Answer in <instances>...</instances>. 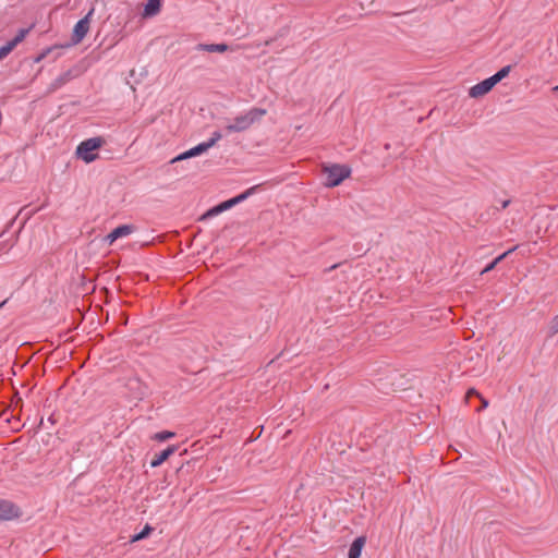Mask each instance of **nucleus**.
Instances as JSON below:
<instances>
[{
	"instance_id": "f257e3e1",
	"label": "nucleus",
	"mask_w": 558,
	"mask_h": 558,
	"mask_svg": "<svg viewBox=\"0 0 558 558\" xmlns=\"http://www.w3.org/2000/svg\"><path fill=\"white\" fill-rule=\"evenodd\" d=\"M265 114V109L252 108L247 112L236 116L225 129L228 133L243 132L250 129L255 122H258Z\"/></svg>"
},
{
	"instance_id": "f03ea898",
	"label": "nucleus",
	"mask_w": 558,
	"mask_h": 558,
	"mask_svg": "<svg viewBox=\"0 0 558 558\" xmlns=\"http://www.w3.org/2000/svg\"><path fill=\"white\" fill-rule=\"evenodd\" d=\"M323 172L326 174L325 185L328 187H335L341 184L343 180L350 177L351 169L345 165H324Z\"/></svg>"
},
{
	"instance_id": "7ed1b4c3",
	"label": "nucleus",
	"mask_w": 558,
	"mask_h": 558,
	"mask_svg": "<svg viewBox=\"0 0 558 558\" xmlns=\"http://www.w3.org/2000/svg\"><path fill=\"white\" fill-rule=\"evenodd\" d=\"M221 137H222L221 133L214 132L213 136L207 142L201 143L197 146H195V147H193V148H191V149L180 154L179 156L173 158L171 160V162L174 163L177 161H181V160H185V159H189V158H192V157L199 156V155L206 153L213 146H215L216 143L221 140Z\"/></svg>"
},
{
	"instance_id": "20e7f679",
	"label": "nucleus",
	"mask_w": 558,
	"mask_h": 558,
	"mask_svg": "<svg viewBox=\"0 0 558 558\" xmlns=\"http://www.w3.org/2000/svg\"><path fill=\"white\" fill-rule=\"evenodd\" d=\"M101 144L102 141L98 137L86 140L78 145L76 154L84 161L90 162L96 159L95 151L100 148Z\"/></svg>"
},
{
	"instance_id": "39448f33",
	"label": "nucleus",
	"mask_w": 558,
	"mask_h": 558,
	"mask_svg": "<svg viewBox=\"0 0 558 558\" xmlns=\"http://www.w3.org/2000/svg\"><path fill=\"white\" fill-rule=\"evenodd\" d=\"M22 512L14 502L0 498V521L15 520L21 517Z\"/></svg>"
},
{
	"instance_id": "423d86ee",
	"label": "nucleus",
	"mask_w": 558,
	"mask_h": 558,
	"mask_svg": "<svg viewBox=\"0 0 558 558\" xmlns=\"http://www.w3.org/2000/svg\"><path fill=\"white\" fill-rule=\"evenodd\" d=\"M94 12V9H90L89 12L87 13V15L85 17H83L82 20H80L75 26H74V29H73V35H72V41L73 44H78L83 40V38L86 36V34L88 33L89 31V25H90V15L93 14Z\"/></svg>"
},
{
	"instance_id": "0eeeda50",
	"label": "nucleus",
	"mask_w": 558,
	"mask_h": 558,
	"mask_svg": "<svg viewBox=\"0 0 558 558\" xmlns=\"http://www.w3.org/2000/svg\"><path fill=\"white\" fill-rule=\"evenodd\" d=\"M495 84L494 82L492 81L490 77L475 84L474 86H472L470 89H469V96L471 98H481L483 96H485L486 94H488L493 88H494Z\"/></svg>"
},
{
	"instance_id": "6e6552de",
	"label": "nucleus",
	"mask_w": 558,
	"mask_h": 558,
	"mask_svg": "<svg viewBox=\"0 0 558 558\" xmlns=\"http://www.w3.org/2000/svg\"><path fill=\"white\" fill-rule=\"evenodd\" d=\"M27 31L21 29L19 34L0 48V60L5 58L26 36Z\"/></svg>"
},
{
	"instance_id": "1a4fd4ad",
	"label": "nucleus",
	"mask_w": 558,
	"mask_h": 558,
	"mask_svg": "<svg viewBox=\"0 0 558 558\" xmlns=\"http://www.w3.org/2000/svg\"><path fill=\"white\" fill-rule=\"evenodd\" d=\"M134 231V227L130 225H122L113 229L106 238L111 245L116 240L130 235Z\"/></svg>"
},
{
	"instance_id": "9d476101",
	"label": "nucleus",
	"mask_w": 558,
	"mask_h": 558,
	"mask_svg": "<svg viewBox=\"0 0 558 558\" xmlns=\"http://www.w3.org/2000/svg\"><path fill=\"white\" fill-rule=\"evenodd\" d=\"M178 447L174 445L169 446L167 449L161 451L160 453H157L154 456V458L150 461L151 468H157L161 465L165 461L169 459L170 456H172L177 451Z\"/></svg>"
},
{
	"instance_id": "9b49d317",
	"label": "nucleus",
	"mask_w": 558,
	"mask_h": 558,
	"mask_svg": "<svg viewBox=\"0 0 558 558\" xmlns=\"http://www.w3.org/2000/svg\"><path fill=\"white\" fill-rule=\"evenodd\" d=\"M366 537L359 536L353 541L349 549V558H360L363 547L365 546Z\"/></svg>"
},
{
	"instance_id": "f8f14e48",
	"label": "nucleus",
	"mask_w": 558,
	"mask_h": 558,
	"mask_svg": "<svg viewBox=\"0 0 558 558\" xmlns=\"http://www.w3.org/2000/svg\"><path fill=\"white\" fill-rule=\"evenodd\" d=\"M161 10V2H147L145 5L143 16L144 17H151L157 15Z\"/></svg>"
},
{
	"instance_id": "ddd939ff",
	"label": "nucleus",
	"mask_w": 558,
	"mask_h": 558,
	"mask_svg": "<svg viewBox=\"0 0 558 558\" xmlns=\"http://www.w3.org/2000/svg\"><path fill=\"white\" fill-rule=\"evenodd\" d=\"M257 186H253L248 190H246L244 193L231 198V199H228L226 201L227 205H228V208L230 209L231 207H233L234 205L241 203L242 201L246 199L256 189Z\"/></svg>"
},
{
	"instance_id": "4468645a",
	"label": "nucleus",
	"mask_w": 558,
	"mask_h": 558,
	"mask_svg": "<svg viewBox=\"0 0 558 558\" xmlns=\"http://www.w3.org/2000/svg\"><path fill=\"white\" fill-rule=\"evenodd\" d=\"M257 186H253L248 190H246L244 193L231 198V199H228L226 201L227 205H228V208L230 209L231 207H233L234 205L241 203L242 201L246 199L256 189Z\"/></svg>"
},
{
	"instance_id": "2eb2a0df",
	"label": "nucleus",
	"mask_w": 558,
	"mask_h": 558,
	"mask_svg": "<svg viewBox=\"0 0 558 558\" xmlns=\"http://www.w3.org/2000/svg\"><path fill=\"white\" fill-rule=\"evenodd\" d=\"M228 205L226 202H222L221 204H219L218 206H215L214 208L209 209L208 211H206L202 217H201V220H205L209 217H213L215 215H218L225 210H228Z\"/></svg>"
},
{
	"instance_id": "dca6fc26",
	"label": "nucleus",
	"mask_w": 558,
	"mask_h": 558,
	"mask_svg": "<svg viewBox=\"0 0 558 558\" xmlns=\"http://www.w3.org/2000/svg\"><path fill=\"white\" fill-rule=\"evenodd\" d=\"M517 246L512 247L511 250L505 252L504 254L499 255L497 258H495L492 263H489L482 271V274H486L492 271L498 263H500L505 257H507L510 253H512Z\"/></svg>"
},
{
	"instance_id": "f3484780",
	"label": "nucleus",
	"mask_w": 558,
	"mask_h": 558,
	"mask_svg": "<svg viewBox=\"0 0 558 558\" xmlns=\"http://www.w3.org/2000/svg\"><path fill=\"white\" fill-rule=\"evenodd\" d=\"M199 47L208 52H225L228 50V46L226 44L201 45Z\"/></svg>"
},
{
	"instance_id": "a211bd4d",
	"label": "nucleus",
	"mask_w": 558,
	"mask_h": 558,
	"mask_svg": "<svg viewBox=\"0 0 558 558\" xmlns=\"http://www.w3.org/2000/svg\"><path fill=\"white\" fill-rule=\"evenodd\" d=\"M510 70H511V66L510 65H506L502 69H500L497 73H495L493 76H490V78L494 82V84L496 85L501 80L507 77L509 75V73H510Z\"/></svg>"
},
{
	"instance_id": "6ab92c4d",
	"label": "nucleus",
	"mask_w": 558,
	"mask_h": 558,
	"mask_svg": "<svg viewBox=\"0 0 558 558\" xmlns=\"http://www.w3.org/2000/svg\"><path fill=\"white\" fill-rule=\"evenodd\" d=\"M151 531H153V527L150 525L146 524L144 530L141 533H138L132 537L131 542L135 543V542L146 538L151 533Z\"/></svg>"
},
{
	"instance_id": "aec40b11",
	"label": "nucleus",
	"mask_w": 558,
	"mask_h": 558,
	"mask_svg": "<svg viewBox=\"0 0 558 558\" xmlns=\"http://www.w3.org/2000/svg\"><path fill=\"white\" fill-rule=\"evenodd\" d=\"M174 435L175 434L173 432L163 430V432L156 433L153 438L158 441H166L170 438H173Z\"/></svg>"
},
{
	"instance_id": "412c9836",
	"label": "nucleus",
	"mask_w": 558,
	"mask_h": 558,
	"mask_svg": "<svg viewBox=\"0 0 558 558\" xmlns=\"http://www.w3.org/2000/svg\"><path fill=\"white\" fill-rule=\"evenodd\" d=\"M482 395L474 388H470L465 393V402L469 403L472 397L480 398Z\"/></svg>"
},
{
	"instance_id": "4be33fe9",
	"label": "nucleus",
	"mask_w": 558,
	"mask_h": 558,
	"mask_svg": "<svg viewBox=\"0 0 558 558\" xmlns=\"http://www.w3.org/2000/svg\"><path fill=\"white\" fill-rule=\"evenodd\" d=\"M549 329L553 333L558 332V314L550 320Z\"/></svg>"
},
{
	"instance_id": "5701e85b",
	"label": "nucleus",
	"mask_w": 558,
	"mask_h": 558,
	"mask_svg": "<svg viewBox=\"0 0 558 558\" xmlns=\"http://www.w3.org/2000/svg\"><path fill=\"white\" fill-rule=\"evenodd\" d=\"M478 399L481 401V407L476 411L481 412L482 410H484L488 407V400L485 399L483 396H481Z\"/></svg>"
},
{
	"instance_id": "b1692460",
	"label": "nucleus",
	"mask_w": 558,
	"mask_h": 558,
	"mask_svg": "<svg viewBox=\"0 0 558 558\" xmlns=\"http://www.w3.org/2000/svg\"><path fill=\"white\" fill-rule=\"evenodd\" d=\"M68 80L65 78V76H61L59 78L56 80V83L53 84L54 88L63 85Z\"/></svg>"
}]
</instances>
